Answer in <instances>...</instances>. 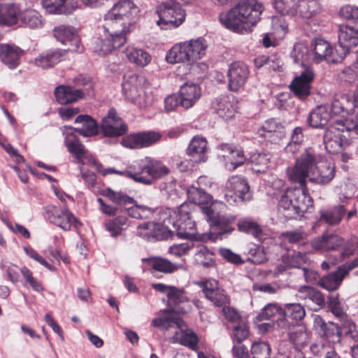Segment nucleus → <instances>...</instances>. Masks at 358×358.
<instances>
[{
	"label": "nucleus",
	"mask_w": 358,
	"mask_h": 358,
	"mask_svg": "<svg viewBox=\"0 0 358 358\" xmlns=\"http://www.w3.org/2000/svg\"><path fill=\"white\" fill-rule=\"evenodd\" d=\"M315 153L306 150L296 159L293 168L287 170L289 179L299 183L301 187L289 188L280 196L278 202V215L285 220L296 219L313 207V201L305 187L306 180L317 165Z\"/></svg>",
	"instance_id": "f257e3e1"
},
{
	"label": "nucleus",
	"mask_w": 358,
	"mask_h": 358,
	"mask_svg": "<svg viewBox=\"0 0 358 358\" xmlns=\"http://www.w3.org/2000/svg\"><path fill=\"white\" fill-rule=\"evenodd\" d=\"M264 8L257 0H240L228 12L220 15V21L226 28L243 33L260 20Z\"/></svg>",
	"instance_id": "f03ea898"
},
{
	"label": "nucleus",
	"mask_w": 358,
	"mask_h": 358,
	"mask_svg": "<svg viewBox=\"0 0 358 358\" xmlns=\"http://www.w3.org/2000/svg\"><path fill=\"white\" fill-rule=\"evenodd\" d=\"M112 172L125 176L136 182L152 185L157 180L170 173L169 169L161 161L150 157L134 162L124 171L113 170Z\"/></svg>",
	"instance_id": "7ed1b4c3"
},
{
	"label": "nucleus",
	"mask_w": 358,
	"mask_h": 358,
	"mask_svg": "<svg viewBox=\"0 0 358 358\" xmlns=\"http://www.w3.org/2000/svg\"><path fill=\"white\" fill-rule=\"evenodd\" d=\"M190 208L187 203H182L178 207V210L174 211L170 217L164 220V224L169 227L172 224L173 229H169L172 233H176L178 237L187 239H200L199 234L195 229V222L190 217Z\"/></svg>",
	"instance_id": "20e7f679"
},
{
	"label": "nucleus",
	"mask_w": 358,
	"mask_h": 358,
	"mask_svg": "<svg viewBox=\"0 0 358 358\" xmlns=\"http://www.w3.org/2000/svg\"><path fill=\"white\" fill-rule=\"evenodd\" d=\"M145 79L143 76L129 73L124 76L122 91L126 99L137 105L145 108L150 103V98L145 93Z\"/></svg>",
	"instance_id": "39448f33"
},
{
	"label": "nucleus",
	"mask_w": 358,
	"mask_h": 358,
	"mask_svg": "<svg viewBox=\"0 0 358 358\" xmlns=\"http://www.w3.org/2000/svg\"><path fill=\"white\" fill-rule=\"evenodd\" d=\"M203 213L207 217L208 222H210V238H217L218 236L230 234L234 230L233 224L236 220V217L231 215H225L216 212L214 204L203 207Z\"/></svg>",
	"instance_id": "423d86ee"
},
{
	"label": "nucleus",
	"mask_w": 358,
	"mask_h": 358,
	"mask_svg": "<svg viewBox=\"0 0 358 358\" xmlns=\"http://www.w3.org/2000/svg\"><path fill=\"white\" fill-rule=\"evenodd\" d=\"M158 13L159 20L157 21V24L164 25L162 29L177 28L183 22L185 17V10L175 0H167L163 2Z\"/></svg>",
	"instance_id": "0eeeda50"
},
{
	"label": "nucleus",
	"mask_w": 358,
	"mask_h": 358,
	"mask_svg": "<svg viewBox=\"0 0 358 358\" xmlns=\"http://www.w3.org/2000/svg\"><path fill=\"white\" fill-rule=\"evenodd\" d=\"M345 131H349V129L342 121H337L328 127L324 134V143L328 152L335 153L341 150L346 141V137L343 135Z\"/></svg>",
	"instance_id": "6e6552de"
},
{
	"label": "nucleus",
	"mask_w": 358,
	"mask_h": 358,
	"mask_svg": "<svg viewBox=\"0 0 358 358\" xmlns=\"http://www.w3.org/2000/svg\"><path fill=\"white\" fill-rule=\"evenodd\" d=\"M225 198L228 203L236 202L237 199L245 201L250 198L248 182L240 176L230 177L225 184Z\"/></svg>",
	"instance_id": "1a4fd4ad"
},
{
	"label": "nucleus",
	"mask_w": 358,
	"mask_h": 358,
	"mask_svg": "<svg viewBox=\"0 0 358 358\" xmlns=\"http://www.w3.org/2000/svg\"><path fill=\"white\" fill-rule=\"evenodd\" d=\"M315 73L311 66H304L300 74L291 83V91L299 98L305 99L310 94L311 84Z\"/></svg>",
	"instance_id": "9d476101"
},
{
	"label": "nucleus",
	"mask_w": 358,
	"mask_h": 358,
	"mask_svg": "<svg viewBox=\"0 0 358 358\" xmlns=\"http://www.w3.org/2000/svg\"><path fill=\"white\" fill-rule=\"evenodd\" d=\"M45 213L51 223L64 231L70 230L73 225L77 228L80 224L74 215L66 208L59 210L54 206H48L45 208Z\"/></svg>",
	"instance_id": "9b49d317"
},
{
	"label": "nucleus",
	"mask_w": 358,
	"mask_h": 358,
	"mask_svg": "<svg viewBox=\"0 0 358 358\" xmlns=\"http://www.w3.org/2000/svg\"><path fill=\"white\" fill-rule=\"evenodd\" d=\"M162 138V134L157 131H149L130 134L122 139V145L127 148L139 149L149 147Z\"/></svg>",
	"instance_id": "f8f14e48"
},
{
	"label": "nucleus",
	"mask_w": 358,
	"mask_h": 358,
	"mask_svg": "<svg viewBox=\"0 0 358 358\" xmlns=\"http://www.w3.org/2000/svg\"><path fill=\"white\" fill-rule=\"evenodd\" d=\"M53 36L62 44L69 45L68 51L81 52L83 48L76 29L70 26L59 25L53 29Z\"/></svg>",
	"instance_id": "ddd939ff"
},
{
	"label": "nucleus",
	"mask_w": 358,
	"mask_h": 358,
	"mask_svg": "<svg viewBox=\"0 0 358 358\" xmlns=\"http://www.w3.org/2000/svg\"><path fill=\"white\" fill-rule=\"evenodd\" d=\"M340 59H343L348 52L358 47V30L348 25H341L338 31Z\"/></svg>",
	"instance_id": "4468645a"
},
{
	"label": "nucleus",
	"mask_w": 358,
	"mask_h": 358,
	"mask_svg": "<svg viewBox=\"0 0 358 358\" xmlns=\"http://www.w3.org/2000/svg\"><path fill=\"white\" fill-rule=\"evenodd\" d=\"M249 74V68L246 64L238 62L231 64L227 71L229 90L237 92L242 88L246 83Z\"/></svg>",
	"instance_id": "2eb2a0df"
},
{
	"label": "nucleus",
	"mask_w": 358,
	"mask_h": 358,
	"mask_svg": "<svg viewBox=\"0 0 358 358\" xmlns=\"http://www.w3.org/2000/svg\"><path fill=\"white\" fill-rule=\"evenodd\" d=\"M218 150L219 157L222 158L226 168L229 170H234L246 161L243 151L240 148L229 144H221Z\"/></svg>",
	"instance_id": "dca6fc26"
},
{
	"label": "nucleus",
	"mask_w": 358,
	"mask_h": 358,
	"mask_svg": "<svg viewBox=\"0 0 358 358\" xmlns=\"http://www.w3.org/2000/svg\"><path fill=\"white\" fill-rule=\"evenodd\" d=\"M358 266V259L355 260L352 265H343L333 273L324 275L320 279L318 285L322 288L332 292L336 290L342 281L348 275L349 271Z\"/></svg>",
	"instance_id": "f3484780"
},
{
	"label": "nucleus",
	"mask_w": 358,
	"mask_h": 358,
	"mask_svg": "<svg viewBox=\"0 0 358 358\" xmlns=\"http://www.w3.org/2000/svg\"><path fill=\"white\" fill-rule=\"evenodd\" d=\"M101 129L104 136L114 137L124 135L127 130V125L116 115L114 109H110L108 115L102 119Z\"/></svg>",
	"instance_id": "a211bd4d"
},
{
	"label": "nucleus",
	"mask_w": 358,
	"mask_h": 358,
	"mask_svg": "<svg viewBox=\"0 0 358 358\" xmlns=\"http://www.w3.org/2000/svg\"><path fill=\"white\" fill-rule=\"evenodd\" d=\"M167 305L168 309L176 313H187L191 309L185 289L174 286L168 293Z\"/></svg>",
	"instance_id": "6ab92c4d"
},
{
	"label": "nucleus",
	"mask_w": 358,
	"mask_h": 358,
	"mask_svg": "<svg viewBox=\"0 0 358 358\" xmlns=\"http://www.w3.org/2000/svg\"><path fill=\"white\" fill-rule=\"evenodd\" d=\"M65 145L69 152L73 155L76 163L81 165L95 166L96 160L92 155L84 147V145L76 138L71 139L66 136Z\"/></svg>",
	"instance_id": "aec40b11"
},
{
	"label": "nucleus",
	"mask_w": 358,
	"mask_h": 358,
	"mask_svg": "<svg viewBox=\"0 0 358 358\" xmlns=\"http://www.w3.org/2000/svg\"><path fill=\"white\" fill-rule=\"evenodd\" d=\"M206 297L216 306H224L229 303V297L218 287L217 281L208 280L201 283Z\"/></svg>",
	"instance_id": "412c9836"
},
{
	"label": "nucleus",
	"mask_w": 358,
	"mask_h": 358,
	"mask_svg": "<svg viewBox=\"0 0 358 358\" xmlns=\"http://www.w3.org/2000/svg\"><path fill=\"white\" fill-rule=\"evenodd\" d=\"M313 323L321 337L333 343H340L342 332L338 324L333 322L326 323L319 315L314 317Z\"/></svg>",
	"instance_id": "4be33fe9"
},
{
	"label": "nucleus",
	"mask_w": 358,
	"mask_h": 358,
	"mask_svg": "<svg viewBox=\"0 0 358 358\" xmlns=\"http://www.w3.org/2000/svg\"><path fill=\"white\" fill-rule=\"evenodd\" d=\"M120 18L109 12L105 15L103 28L106 34L115 37L125 36L131 23Z\"/></svg>",
	"instance_id": "5701e85b"
},
{
	"label": "nucleus",
	"mask_w": 358,
	"mask_h": 358,
	"mask_svg": "<svg viewBox=\"0 0 358 358\" xmlns=\"http://www.w3.org/2000/svg\"><path fill=\"white\" fill-rule=\"evenodd\" d=\"M296 296L303 301L307 306H315V310L321 309L325 306L324 296L320 291L313 287L301 286L297 290Z\"/></svg>",
	"instance_id": "b1692460"
},
{
	"label": "nucleus",
	"mask_w": 358,
	"mask_h": 358,
	"mask_svg": "<svg viewBox=\"0 0 358 358\" xmlns=\"http://www.w3.org/2000/svg\"><path fill=\"white\" fill-rule=\"evenodd\" d=\"M344 243V239L338 234L325 233L311 241V246L319 251L336 250Z\"/></svg>",
	"instance_id": "393cba45"
},
{
	"label": "nucleus",
	"mask_w": 358,
	"mask_h": 358,
	"mask_svg": "<svg viewBox=\"0 0 358 358\" xmlns=\"http://www.w3.org/2000/svg\"><path fill=\"white\" fill-rule=\"evenodd\" d=\"M201 96L200 87L194 83H185L179 90L180 105L185 109L192 108Z\"/></svg>",
	"instance_id": "a878e982"
},
{
	"label": "nucleus",
	"mask_w": 358,
	"mask_h": 358,
	"mask_svg": "<svg viewBox=\"0 0 358 358\" xmlns=\"http://www.w3.org/2000/svg\"><path fill=\"white\" fill-rule=\"evenodd\" d=\"M24 51L14 44L0 43V60L10 69H15Z\"/></svg>",
	"instance_id": "bb28decb"
},
{
	"label": "nucleus",
	"mask_w": 358,
	"mask_h": 358,
	"mask_svg": "<svg viewBox=\"0 0 358 358\" xmlns=\"http://www.w3.org/2000/svg\"><path fill=\"white\" fill-rule=\"evenodd\" d=\"M207 141L203 137L194 136L187 150L191 159L196 163L205 162L207 160Z\"/></svg>",
	"instance_id": "cd10ccee"
},
{
	"label": "nucleus",
	"mask_w": 358,
	"mask_h": 358,
	"mask_svg": "<svg viewBox=\"0 0 358 358\" xmlns=\"http://www.w3.org/2000/svg\"><path fill=\"white\" fill-rule=\"evenodd\" d=\"M45 10L52 14H69L78 6L77 0H42Z\"/></svg>",
	"instance_id": "c85d7f7f"
},
{
	"label": "nucleus",
	"mask_w": 358,
	"mask_h": 358,
	"mask_svg": "<svg viewBox=\"0 0 358 358\" xmlns=\"http://www.w3.org/2000/svg\"><path fill=\"white\" fill-rule=\"evenodd\" d=\"M334 176V164L328 162H322L315 166L312 175H310V180L324 185L329 182Z\"/></svg>",
	"instance_id": "c756f323"
},
{
	"label": "nucleus",
	"mask_w": 358,
	"mask_h": 358,
	"mask_svg": "<svg viewBox=\"0 0 358 358\" xmlns=\"http://www.w3.org/2000/svg\"><path fill=\"white\" fill-rule=\"evenodd\" d=\"M166 59L170 64L193 63L187 41L173 45L167 52Z\"/></svg>",
	"instance_id": "7c9ffc66"
},
{
	"label": "nucleus",
	"mask_w": 358,
	"mask_h": 358,
	"mask_svg": "<svg viewBox=\"0 0 358 358\" xmlns=\"http://www.w3.org/2000/svg\"><path fill=\"white\" fill-rule=\"evenodd\" d=\"M313 45L315 60L317 63L323 59L334 63L342 60V59H340V55L338 57L334 56L333 48L327 41L322 39H317Z\"/></svg>",
	"instance_id": "2f4dec72"
},
{
	"label": "nucleus",
	"mask_w": 358,
	"mask_h": 358,
	"mask_svg": "<svg viewBox=\"0 0 358 358\" xmlns=\"http://www.w3.org/2000/svg\"><path fill=\"white\" fill-rule=\"evenodd\" d=\"M108 12L120 19L131 22L138 13V8L131 1L122 0L115 3Z\"/></svg>",
	"instance_id": "473e14b6"
},
{
	"label": "nucleus",
	"mask_w": 358,
	"mask_h": 358,
	"mask_svg": "<svg viewBox=\"0 0 358 358\" xmlns=\"http://www.w3.org/2000/svg\"><path fill=\"white\" fill-rule=\"evenodd\" d=\"M55 95L60 104H68L82 98L84 93L81 90L71 86L60 85L55 88Z\"/></svg>",
	"instance_id": "72a5a7b5"
},
{
	"label": "nucleus",
	"mask_w": 358,
	"mask_h": 358,
	"mask_svg": "<svg viewBox=\"0 0 358 358\" xmlns=\"http://www.w3.org/2000/svg\"><path fill=\"white\" fill-rule=\"evenodd\" d=\"M142 262H147L153 270L164 273H171L182 268V266L179 264H174L167 259L159 257L143 258Z\"/></svg>",
	"instance_id": "f704fd0d"
},
{
	"label": "nucleus",
	"mask_w": 358,
	"mask_h": 358,
	"mask_svg": "<svg viewBox=\"0 0 358 358\" xmlns=\"http://www.w3.org/2000/svg\"><path fill=\"white\" fill-rule=\"evenodd\" d=\"M331 119V113L326 106H319L311 111L308 118L309 125L313 128L324 127Z\"/></svg>",
	"instance_id": "c9c22d12"
},
{
	"label": "nucleus",
	"mask_w": 358,
	"mask_h": 358,
	"mask_svg": "<svg viewBox=\"0 0 358 358\" xmlns=\"http://www.w3.org/2000/svg\"><path fill=\"white\" fill-rule=\"evenodd\" d=\"M126 41V36L115 37L108 34L104 38H101L96 42V51L100 54L106 55L122 46Z\"/></svg>",
	"instance_id": "e433bc0d"
},
{
	"label": "nucleus",
	"mask_w": 358,
	"mask_h": 358,
	"mask_svg": "<svg viewBox=\"0 0 358 358\" xmlns=\"http://www.w3.org/2000/svg\"><path fill=\"white\" fill-rule=\"evenodd\" d=\"M75 122L80 124V126L75 129V131L83 136H92L96 135L98 131V126L96 121L87 115H80Z\"/></svg>",
	"instance_id": "4c0bfd02"
},
{
	"label": "nucleus",
	"mask_w": 358,
	"mask_h": 358,
	"mask_svg": "<svg viewBox=\"0 0 358 358\" xmlns=\"http://www.w3.org/2000/svg\"><path fill=\"white\" fill-rule=\"evenodd\" d=\"M20 11L14 3L2 5L0 7V24L12 26L17 24Z\"/></svg>",
	"instance_id": "58836bf2"
},
{
	"label": "nucleus",
	"mask_w": 358,
	"mask_h": 358,
	"mask_svg": "<svg viewBox=\"0 0 358 358\" xmlns=\"http://www.w3.org/2000/svg\"><path fill=\"white\" fill-rule=\"evenodd\" d=\"M124 54L130 62L139 66H145L151 61V56L148 52L134 46H128L124 50Z\"/></svg>",
	"instance_id": "ea45409f"
},
{
	"label": "nucleus",
	"mask_w": 358,
	"mask_h": 358,
	"mask_svg": "<svg viewBox=\"0 0 358 358\" xmlns=\"http://www.w3.org/2000/svg\"><path fill=\"white\" fill-rule=\"evenodd\" d=\"M187 196L190 202L196 205L201 206L203 209V207L209 206L208 204L212 200L210 194L206 193L200 187L194 185H191L187 189Z\"/></svg>",
	"instance_id": "a19ab883"
},
{
	"label": "nucleus",
	"mask_w": 358,
	"mask_h": 358,
	"mask_svg": "<svg viewBox=\"0 0 358 358\" xmlns=\"http://www.w3.org/2000/svg\"><path fill=\"white\" fill-rule=\"evenodd\" d=\"M194 259L198 265L206 268H212L215 266V254L206 246L197 247Z\"/></svg>",
	"instance_id": "79ce46f5"
},
{
	"label": "nucleus",
	"mask_w": 358,
	"mask_h": 358,
	"mask_svg": "<svg viewBox=\"0 0 358 358\" xmlns=\"http://www.w3.org/2000/svg\"><path fill=\"white\" fill-rule=\"evenodd\" d=\"M19 20L27 27L39 29L42 27L41 15L35 10L26 9L19 14Z\"/></svg>",
	"instance_id": "37998d69"
},
{
	"label": "nucleus",
	"mask_w": 358,
	"mask_h": 358,
	"mask_svg": "<svg viewBox=\"0 0 358 358\" xmlns=\"http://www.w3.org/2000/svg\"><path fill=\"white\" fill-rule=\"evenodd\" d=\"M192 62L201 59L208 48V43L203 38H198L187 41Z\"/></svg>",
	"instance_id": "c03bdc74"
},
{
	"label": "nucleus",
	"mask_w": 358,
	"mask_h": 358,
	"mask_svg": "<svg viewBox=\"0 0 358 358\" xmlns=\"http://www.w3.org/2000/svg\"><path fill=\"white\" fill-rule=\"evenodd\" d=\"M297 14L303 18L308 19L320 10L317 0H298L296 3Z\"/></svg>",
	"instance_id": "a18cd8bd"
},
{
	"label": "nucleus",
	"mask_w": 358,
	"mask_h": 358,
	"mask_svg": "<svg viewBox=\"0 0 358 358\" xmlns=\"http://www.w3.org/2000/svg\"><path fill=\"white\" fill-rule=\"evenodd\" d=\"M345 213L346 209L345 206L343 205H338L329 210L322 212L321 220L329 225H336L341 222Z\"/></svg>",
	"instance_id": "49530a36"
},
{
	"label": "nucleus",
	"mask_w": 358,
	"mask_h": 358,
	"mask_svg": "<svg viewBox=\"0 0 358 358\" xmlns=\"http://www.w3.org/2000/svg\"><path fill=\"white\" fill-rule=\"evenodd\" d=\"M132 206L124 208L127 214L136 219H147L155 212V209L145 205L138 204L136 201L130 203Z\"/></svg>",
	"instance_id": "de8ad7c7"
},
{
	"label": "nucleus",
	"mask_w": 358,
	"mask_h": 358,
	"mask_svg": "<svg viewBox=\"0 0 358 358\" xmlns=\"http://www.w3.org/2000/svg\"><path fill=\"white\" fill-rule=\"evenodd\" d=\"M249 161L253 165L252 169L255 172L263 173L268 167L270 155L269 154L256 152L250 155Z\"/></svg>",
	"instance_id": "09e8293b"
},
{
	"label": "nucleus",
	"mask_w": 358,
	"mask_h": 358,
	"mask_svg": "<svg viewBox=\"0 0 358 358\" xmlns=\"http://www.w3.org/2000/svg\"><path fill=\"white\" fill-rule=\"evenodd\" d=\"M231 330V336L234 342L241 343L247 339L250 335V327L247 320H241L237 324L229 327Z\"/></svg>",
	"instance_id": "8fccbe9b"
},
{
	"label": "nucleus",
	"mask_w": 358,
	"mask_h": 358,
	"mask_svg": "<svg viewBox=\"0 0 358 358\" xmlns=\"http://www.w3.org/2000/svg\"><path fill=\"white\" fill-rule=\"evenodd\" d=\"M289 335L291 342L298 350L306 345L310 340L309 334L306 331L304 327H296Z\"/></svg>",
	"instance_id": "3c124183"
},
{
	"label": "nucleus",
	"mask_w": 358,
	"mask_h": 358,
	"mask_svg": "<svg viewBox=\"0 0 358 358\" xmlns=\"http://www.w3.org/2000/svg\"><path fill=\"white\" fill-rule=\"evenodd\" d=\"M298 0H275V9L283 15L294 16L297 15L296 3Z\"/></svg>",
	"instance_id": "603ef678"
},
{
	"label": "nucleus",
	"mask_w": 358,
	"mask_h": 358,
	"mask_svg": "<svg viewBox=\"0 0 358 358\" xmlns=\"http://www.w3.org/2000/svg\"><path fill=\"white\" fill-rule=\"evenodd\" d=\"M214 107L218 115L222 118L228 120L234 116L232 106L227 97L217 99Z\"/></svg>",
	"instance_id": "864d4df0"
},
{
	"label": "nucleus",
	"mask_w": 358,
	"mask_h": 358,
	"mask_svg": "<svg viewBox=\"0 0 358 358\" xmlns=\"http://www.w3.org/2000/svg\"><path fill=\"white\" fill-rule=\"evenodd\" d=\"M285 315L294 324L301 320L306 315L304 308L300 303H288L284 309Z\"/></svg>",
	"instance_id": "5fc2aeb1"
},
{
	"label": "nucleus",
	"mask_w": 358,
	"mask_h": 358,
	"mask_svg": "<svg viewBox=\"0 0 358 358\" xmlns=\"http://www.w3.org/2000/svg\"><path fill=\"white\" fill-rule=\"evenodd\" d=\"M103 195L108 197L113 203L120 206H125L127 204H130V203L135 202L134 198L127 196L122 192H116L110 188L104 189Z\"/></svg>",
	"instance_id": "6e6d98bb"
},
{
	"label": "nucleus",
	"mask_w": 358,
	"mask_h": 358,
	"mask_svg": "<svg viewBox=\"0 0 358 358\" xmlns=\"http://www.w3.org/2000/svg\"><path fill=\"white\" fill-rule=\"evenodd\" d=\"M291 57L295 63L301 65L303 69L304 66H307L305 62L308 59V48L301 43H296L293 47Z\"/></svg>",
	"instance_id": "4d7b16f0"
},
{
	"label": "nucleus",
	"mask_w": 358,
	"mask_h": 358,
	"mask_svg": "<svg viewBox=\"0 0 358 358\" xmlns=\"http://www.w3.org/2000/svg\"><path fill=\"white\" fill-rule=\"evenodd\" d=\"M250 352L252 358H268L271 354V347L266 341H255L252 345Z\"/></svg>",
	"instance_id": "13d9d810"
},
{
	"label": "nucleus",
	"mask_w": 358,
	"mask_h": 358,
	"mask_svg": "<svg viewBox=\"0 0 358 358\" xmlns=\"http://www.w3.org/2000/svg\"><path fill=\"white\" fill-rule=\"evenodd\" d=\"M159 225L154 222L144 223L139 226L138 234L143 238L150 239L151 238L159 239L160 238Z\"/></svg>",
	"instance_id": "bf43d9fd"
},
{
	"label": "nucleus",
	"mask_w": 358,
	"mask_h": 358,
	"mask_svg": "<svg viewBox=\"0 0 358 358\" xmlns=\"http://www.w3.org/2000/svg\"><path fill=\"white\" fill-rule=\"evenodd\" d=\"M237 226L239 231L250 234L255 237H257L262 232L259 226L250 220H240Z\"/></svg>",
	"instance_id": "052dcab7"
},
{
	"label": "nucleus",
	"mask_w": 358,
	"mask_h": 358,
	"mask_svg": "<svg viewBox=\"0 0 358 358\" xmlns=\"http://www.w3.org/2000/svg\"><path fill=\"white\" fill-rule=\"evenodd\" d=\"M173 313L169 309L163 310L160 316L152 320V326L168 329L172 326Z\"/></svg>",
	"instance_id": "680f3d73"
},
{
	"label": "nucleus",
	"mask_w": 358,
	"mask_h": 358,
	"mask_svg": "<svg viewBox=\"0 0 358 358\" xmlns=\"http://www.w3.org/2000/svg\"><path fill=\"white\" fill-rule=\"evenodd\" d=\"M288 29V24L282 16L274 17L272 19V29L273 34L278 38L285 36Z\"/></svg>",
	"instance_id": "e2e57ef3"
},
{
	"label": "nucleus",
	"mask_w": 358,
	"mask_h": 358,
	"mask_svg": "<svg viewBox=\"0 0 358 358\" xmlns=\"http://www.w3.org/2000/svg\"><path fill=\"white\" fill-rule=\"evenodd\" d=\"M340 78L348 83H358V64L345 68L340 73Z\"/></svg>",
	"instance_id": "0e129e2a"
},
{
	"label": "nucleus",
	"mask_w": 358,
	"mask_h": 358,
	"mask_svg": "<svg viewBox=\"0 0 358 358\" xmlns=\"http://www.w3.org/2000/svg\"><path fill=\"white\" fill-rule=\"evenodd\" d=\"M222 313L228 322V328L245 320L237 310L227 305L223 306Z\"/></svg>",
	"instance_id": "69168bd1"
},
{
	"label": "nucleus",
	"mask_w": 358,
	"mask_h": 358,
	"mask_svg": "<svg viewBox=\"0 0 358 358\" xmlns=\"http://www.w3.org/2000/svg\"><path fill=\"white\" fill-rule=\"evenodd\" d=\"M180 343L192 350L197 351L198 350V337L191 331H185L182 333L180 338Z\"/></svg>",
	"instance_id": "338daca9"
},
{
	"label": "nucleus",
	"mask_w": 358,
	"mask_h": 358,
	"mask_svg": "<svg viewBox=\"0 0 358 358\" xmlns=\"http://www.w3.org/2000/svg\"><path fill=\"white\" fill-rule=\"evenodd\" d=\"M303 135L301 127H296L292 132L291 141L286 149L288 152H294L298 150L300 143L303 141Z\"/></svg>",
	"instance_id": "774afa93"
}]
</instances>
